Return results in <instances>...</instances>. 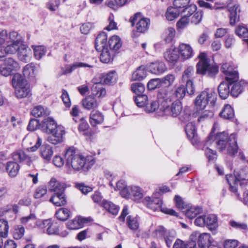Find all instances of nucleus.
<instances>
[{
  "mask_svg": "<svg viewBox=\"0 0 248 248\" xmlns=\"http://www.w3.org/2000/svg\"><path fill=\"white\" fill-rule=\"evenodd\" d=\"M217 125V123H215L212 133L206 141V145L213 144L219 151H224L230 155L234 156L238 152L235 135L234 134H231L229 138L228 134L225 132H223L214 135V131L216 126Z\"/></svg>",
  "mask_w": 248,
  "mask_h": 248,
  "instance_id": "obj_1",
  "label": "nucleus"
},
{
  "mask_svg": "<svg viewBox=\"0 0 248 248\" xmlns=\"http://www.w3.org/2000/svg\"><path fill=\"white\" fill-rule=\"evenodd\" d=\"M64 157L65 166L69 171H87L94 164V160L92 156H84L79 154L74 147L66 149Z\"/></svg>",
  "mask_w": 248,
  "mask_h": 248,
  "instance_id": "obj_2",
  "label": "nucleus"
},
{
  "mask_svg": "<svg viewBox=\"0 0 248 248\" xmlns=\"http://www.w3.org/2000/svg\"><path fill=\"white\" fill-rule=\"evenodd\" d=\"M12 85L15 88V94L17 98H25L30 94V85L21 75L17 73L14 75Z\"/></svg>",
  "mask_w": 248,
  "mask_h": 248,
  "instance_id": "obj_3",
  "label": "nucleus"
},
{
  "mask_svg": "<svg viewBox=\"0 0 248 248\" xmlns=\"http://www.w3.org/2000/svg\"><path fill=\"white\" fill-rule=\"evenodd\" d=\"M199 62L196 65L197 73L201 75L207 74L208 76L213 77L218 71V68L216 65H211L209 59L207 58L206 53H201L199 55Z\"/></svg>",
  "mask_w": 248,
  "mask_h": 248,
  "instance_id": "obj_4",
  "label": "nucleus"
},
{
  "mask_svg": "<svg viewBox=\"0 0 248 248\" xmlns=\"http://www.w3.org/2000/svg\"><path fill=\"white\" fill-rule=\"evenodd\" d=\"M217 99V94L212 89H206L197 96L195 105L197 110H204L207 105H213Z\"/></svg>",
  "mask_w": 248,
  "mask_h": 248,
  "instance_id": "obj_5",
  "label": "nucleus"
},
{
  "mask_svg": "<svg viewBox=\"0 0 248 248\" xmlns=\"http://www.w3.org/2000/svg\"><path fill=\"white\" fill-rule=\"evenodd\" d=\"M143 203L147 207L153 211H161L167 214L177 216V213L173 210L167 209L162 207L163 202L159 198H152L149 197H145Z\"/></svg>",
  "mask_w": 248,
  "mask_h": 248,
  "instance_id": "obj_6",
  "label": "nucleus"
},
{
  "mask_svg": "<svg viewBox=\"0 0 248 248\" xmlns=\"http://www.w3.org/2000/svg\"><path fill=\"white\" fill-rule=\"evenodd\" d=\"M19 69L18 62L12 58H8L0 65V74L4 77H7Z\"/></svg>",
  "mask_w": 248,
  "mask_h": 248,
  "instance_id": "obj_7",
  "label": "nucleus"
},
{
  "mask_svg": "<svg viewBox=\"0 0 248 248\" xmlns=\"http://www.w3.org/2000/svg\"><path fill=\"white\" fill-rule=\"evenodd\" d=\"M65 134V128L63 126L59 125L49 133L47 138V141L51 144L57 145L62 143L64 139V135Z\"/></svg>",
  "mask_w": 248,
  "mask_h": 248,
  "instance_id": "obj_8",
  "label": "nucleus"
},
{
  "mask_svg": "<svg viewBox=\"0 0 248 248\" xmlns=\"http://www.w3.org/2000/svg\"><path fill=\"white\" fill-rule=\"evenodd\" d=\"M220 70L226 75L225 79L229 83L238 80V73L237 71L234 69V65L232 62L223 63Z\"/></svg>",
  "mask_w": 248,
  "mask_h": 248,
  "instance_id": "obj_9",
  "label": "nucleus"
},
{
  "mask_svg": "<svg viewBox=\"0 0 248 248\" xmlns=\"http://www.w3.org/2000/svg\"><path fill=\"white\" fill-rule=\"evenodd\" d=\"M130 21L132 26L136 24L137 31L139 32H144L149 28L150 21L148 18L141 17L140 13H136L132 18H131Z\"/></svg>",
  "mask_w": 248,
  "mask_h": 248,
  "instance_id": "obj_10",
  "label": "nucleus"
},
{
  "mask_svg": "<svg viewBox=\"0 0 248 248\" xmlns=\"http://www.w3.org/2000/svg\"><path fill=\"white\" fill-rule=\"evenodd\" d=\"M42 143V140L40 137L32 135H27L22 141L24 148L30 152L36 151Z\"/></svg>",
  "mask_w": 248,
  "mask_h": 248,
  "instance_id": "obj_11",
  "label": "nucleus"
},
{
  "mask_svg": "<svg viewBox=\"0 0 248 248\" xmlns=\"http://www.w3.org/2000/svg\"><path fill=\"white\" fill-rule=\"evenodd\" d=\"M161 109H163V114L165 115H170L173 117L178 116L182 110V106L179 101H176L173 102L170 107L168 103L167 99L164 103V108L161 106Z\"/></svg>",
  "mask_w": 248,
  "mask_h": 248,
  "instance_id": "obj_12",
  "label": "nucleus"
},
{
  "mask_svg": "<svg viewBox=\"0 0 248 248\" xmlns=\"http://www.w3.org/2000/svg\"><path fill=\"white\" fill-rule=\"evenodd\" d=\"M164 58L168 62L175 64L180 58L179 53L177 48L173 46L166 49L164 53Z\"/></svg>",
  "mask_w": 248,
  "mask_h": 248,
  "instance_id": "obj_13",
  "label": "nucleus"
},
{
  "mask_svg": "<svg viewBox=\"0 0 248 248\" xmlns=\"http://www.w3.org/2000/svg\"><path fill=\"white\" fill-rule=\"evenodd\" d=\"M161 94H159L158 96V100L152 101L149 104H146L145 110L148 113H152L159 109L163 112V109H161V106L164 108V103L166 102V99H161Z\"/></svg>",
  "mask_w": 248,
  "mask_h": 248,
  "instance_id": "obj_14",
  "label": "nucleus"
},
{
  "mask_svg": "<svg viewBox=\"0 0 248 248\" xmlns=\"http://www.w3.org/2000/svg\"><path fill=\"white\" fill-rule=\"evenodd\" d=\"M179 56L184 60H187L192 58L194 55V51L189 44L180 43L177 47Z\"/></svg>",
  "mask_w": 248,
  "mask_h": 248,
  "instance_id": "obj_15",
  "label": "nucleus"
},
{
  "mask_svg": "<svg viewBox=\"0 0 248 248\" xmlns=\"http://www.w3.org/2000/svg\"><path fill=\"white\" fill-rule=\"evenodd\" d=\"M147 68L149 72L156 75L163 74L167 70L165 64L160 61H155L148 64Z\"/></svg>",
  "mask_w": 248,
  "mask_h": 248,
  "instance_id": "obj_16",
  "label": "nucleus"
},
{
  "mask_svg": "<svg viewBox=\"0 0 248 248\" xmlns=\"http://www.w3.org/2000/svg\"><path fill=\"white\" fill-rule=\"evenodd\" d=\"M31 50L29 47L22 43L17 52V56L19 60L25 62H27L31 61Z\"/></svg>",
  "mask_w": 248,
  "mask_h": 248,
  "instance_id": "obj_17",
  "label": "nucleus"
},
{
  "mask_svg": "<svg viewBox=\"0 0 248 248\" xmlns=\"http://www.w3.org/2000/svg\"><path fill=\"white\" fill-rule=\"evenodd\" d=\"M22 224L27 225L29 227L34 228L36 226H40L41 221H39L35 215L31 213L30 215L22 217L20 219Z\"/></svg>",
  "mask_w": 248,
  "mask_h": 248,
  "instance_id": "obj_18",
  "label": "nucleus"
},
{
  "mask_svg": "<svg viewBox=\"0 0 248 248\" xmlns=\"http://www.w3.org/2000/svg\"><path fill=\"white\" fill-rule=\"evenodd\" d=\"M82 104L85 109L91 110L96 108L99 105V103L94 96L90 95L82 100Z\"/></svg>",
  "mask_w": 248,
  "mask_h": 248,
  "instance_id": "obj_19",
  "label": "nucleus"
},
{
  "mask_svg": "<svg viewBox=\"0 0 248 248\" xmlns=\"http://www.w3.org/2000/svg\"><path fill=\"white\" fill-rule=\"evenodd\" d=\"M23 74L25 77L29 79H34L37 74L36 66L33 63L27 64L23 69Z\"/></svg>",
  "mask_w": 248,
  "mask_h": 248,
  "instance_id": "obj_20",
  "label": "nucleus"
},
{
  "mask_svg": "<svg viewBox=\"0 0 248 248\" xmlns=\"http://www.w3.org/2000/svg\"><path fill=\"white\" fill-rule=\"evenodd\" d=\"M81 67L93 68V65L85 62H76L71 65H66L62 69V74H67L72 73L77 68Z\"/></svg>",
  "mask_w": 248,
  "mask_h": 248,
  "instance_id": "obj_21",
  "label": "nucleus"
},
{
  "mask_svg": "<svg viewBox=\"0 0 248 248\" xmlns=\"http://www.w3.org/2000/svg\"><path fill=\"white\" fill-rule=\"evenodd\" d=\"M58 126L52 118L48 117L42 121L41 128L42 131L48 134L58 127Z\"/></svg>",
  "mask_w": 248,
  "mask_h": 248,
  "instance_id": "obj_22",
  "label": "nucleus"
},
{
  "mask_svg": "<svg viewBox=\"0 0 248 248\" xmlns=\"http://www.w3.org/2000/svg\"><path fill=\"white\" fill-rule=\"evenodd\" d=\"M229 11L230 13V23L231 25H234L240 20V8L239 5L235 4L232 7H230Z\"/></svg>",
  "mask_w": 248,
  "mask_h": 248,
  "instance_id": "obj_23",
  "label": "nucleus"
},
{
  "mask_svg": "<svg viewBox=\"0 0 248 248\" xmlns=\"http://www.w3.org/2000/svg\"><path fill=\"white\" fill-rule=\"evenodd\" d=\"M49 201L57 206H63L66 203V200L63 192L54 193L50 199Z\"/></svg>",
  "mask_w": 248,
  "mask_h": 248,
  "instance_id": "obj_24",
  "label": "nucleus"
},
{
  "mask_svg": "<svg viewBox=\"0 0 248 248\" xmlns=\"http://www.w3.org/2000/svg\"><path fill=\"white\" fill-rule=\"evenodd\" d=\"M104 119V115L99 111L93 110L90 114V123L93 126L102 124Z\"/></svg>",
  "mask_w": 248,
  "mask_h": 248,
  "instance_id": "obj_25",
  "label": "nucleus"
},
{
  "mask_svg": "<svg viewBox=\"0 0 248 248\" xmlns=\"http://www.w3.org/2000/svg\"><path fill=\"white\" fill-rule=\"evenodd\" d=\"M107 36L105 32H102L98 34L95 40V48L97 50H100L103 48L108 47L107 42Z\"/></svg>",
  "mask_w": 248,
  "mask_h": 248,
  "instance_id": "obj_26",
  "label": "nucleus"
},
{
  "mask_svg": "<svg viewBox=\"0 0 248 248\" xmlns=\"http://www.w3.org/2000/svg\"><path fill=\"white\" fill-rule=\"evenodd\" d=\"M86 221V219L84 218L77 217L73 219L69 220L66 224V226L70 230L78 229L82 227Z\"/></svg>",
  "mask_w": 248,
  "mask_h": 248,
  "instance_id": "obj_27",
  "label": "nucleus"
},
{
  "mask_svg": "<svg viewBox=\"0 0 248 248\" xmlns=\"http://www.w3.org/2000/svg\"><path fill=\"white\" fill-rule=\"evenodd\" d=\"M92 94L99 98L104 97L106 95V91L103 85L100 83L94 84L91 88Z\"/></svg>",
  "mask_w": 248,
  "mask_h": 248,
  "instance_id": "obj_28",
  "label": "nucleus"
},
{
  "mask_svg": "<svg viewBox=\"0 0 248 248\" xmlns=\"http://www.w3.org/2000/svg\"><path fill=\"white\" fill-rule=\"evenodd\" d=\"M40 153L41 157L47 162H49L53 154L52 148L48 144L42 145L40 150Z\"/></svg>",
  "mask_w": 248,
  "mask_h": 248,
  "instance_id": "obj_29",
  "label": "nucleus"
},
{
  "mask_svg": "<svg viewBox=\"0 0 248 248\" xmlns=\"http://www.w3.org/2000/svg\"><path fill=\"white\" fill-rule=\"evenodd\" d=\"M42 228H46V233L48 234H56L58 232V228L56 225L53 224L50 219L41 221L40 226Z\"/></svg>",
  "mask_w": 248,
  "mask_h": 248,
  "instance_id": "obj_30",
  "label": "nucleus"
},
{
  "mask_svg": "<svg viewBox=\"0 0 248 248\" xmlns=\"http://www.w3.org/2000/svg\"><path fill=\"white\" fill-rule=\"evenodd\" d=\"M20 166L16 162L8 161L6 164V170L9 175L11 177L16 176L19 170Z\"/></svg>",
  "mask_w": 248,
  "mask_h": 248,
  "instance_id": "obj_31",
  "label": "nucleus"
},
{
  "mask_svg": "<svg viewBox=\"0 0 248 248\" xmlns=\"http://www.w3.org/2000/svg\"><path fill=\"white\" fill-rule=\"evenodd\" d=\"M229 84V82L223 81L221 82L218 87L219 95L222 99H226L230 93H231Z\"/></svg>",
  "mask_w": 248,
  "mask_h": 248,
  "instance_id": "obj_32",
  "label": "nucleus"
},
{
  "mask_svg": "<svg viewBox=\"0 0 248 248\" xmlns=\"http://www.w3.org/2000/svg\"><path fill=\"white\" fill-rule=\"evenodd\" d=\"M205 226L209 229L212 230L216 229L218 226L217 218L214 214L205 216Z\"/></svg>",
  "mask_w": 248,
  "mask_h": 248,
  "instance_id": "obj_33",
  "label": "nucleus"
},
{
  "mask_svg": "<svg viewBox=\"0 0 248 248\" xmlns=\"http://www.w3.org/2000/svg\"><path fill=\"white\" fill-rule=\"evenodd\" d=\"M48 188L50 191L56 193L64 192V186L63 184L56 181L55 178H52L48 185Z\"/></svg>",
  "mask_w": 248,
  "mask_h": 248,
  "instance_id": "obj_34",
  "label": "nucleus"
},
{
  "mask_svg": "<svg viewBox=\"0 0 248 248\" xmlns=\"http://www.w3.org/2000/svg\"><path fill=\"white\" fill-rule=\"evenodd\" d=\"M117 80V74L115 71H111L104 75L101 78V81L108 85L115 83Z\"/></svg>",
  "mask_w": 248,
  "mask_h": 248,
  "instance_id": "obj_35",
  "label": "nucleus"
},
{
  "mask_svg": "<svg viewBox=\"0 0 248 248\" xmlns=\"http://www.w3.org/2000/svg\"><path fill=\"white\" fill-rule=\"evenodd\" d=\"M229 83H233L232 87L231 94L234 97H237L243 90L244 82L243 81L237 82V81H236Z\"/></svg>",
  "mask_w": 248,
  "mask_h": 248,
  "instance_id": "obj_36",
  "label": "nucleus"
},
{
  "mask_svg": "<svg viewBox=\"0 0 248 248\" xmlns=\"http://www.w3.org/2000/svg\"><path fill=\"white\" fill-rule=\"evenodd\" d=\"M175 33V30L173 28L169 27L164 31L162 38L166 43H170L174 39Z\"/></svg>",
  "mask_w": 248,
  "mask_h": 248,
  "instance_id": "obj_37",
  "label": "nucleus"
},
{
  "mask_svg": "<svg viewBox=\"0 0 248 248\" xmlns=\"http://www.w3.org/2000/svg\"><path fill=\"white\" fill-rule=\"evenodd\" d=\"M109 48L114 51H117L122 46V42L120 37L117 35L112 36L108 42Z\"/></svg>",
  "mask_w": 248,
  "mask_h": 248,
  "instance_id": "obj_38",
  "label": "nucleus"
},
{
  "mask_svg": "<svg viewBox=\"0 0 248 248\" xmlns=\"http://www.w3.org/2000/svg\"><path fill=\"white\" fill-rule=\"evenodd\" d=\"M102 205L105 209L112 215H117L119 210V207L110 201H103Z\"/></svg>",
  "mask_w": 248,
  "mask_h": 248,
  "instance_id": "obj_39",
  "label": "nucleus"
},
{
  "mask_svg": "<svg viewBox=\"0 0 248 248\" xmlns=\"http://www.w3.org/2000/svg\"><path fill=\"white\" fill-rule=\"evenodd\" d=\"M147 75V70L144 66L139 67L136 70L133 72L132 75V79L134 80H140L144 78Z\"/></svg>",
  "mask_w": 248,
  "mask_h": 248,
  "instance_id": "obj_40",
  "label": "nucleus"
},
{
  "mask_svg": "<svg viewBox=\"0 0 248 248\" xmlns=\"http://www.w3.org/2000/svg\"><path fill=\"white\" fill-rule=\"evenodd\" d=\"M220 116L225 119L230 120L233 118L234 111L232 107L229 104L225 105L222 110L220 113Z\"/></svg>",
  "mask_w": 248,
  "mask_h": 248,
  "instance_id": "obj_41",
  "label": "nucleus"
},
{
  "mask_svg": "<svg viewBox=\"0 0 248 248\" xmlns=\"http://www.w3.org/2000/svg\"><path fill=\"white\" fill-rule=\"evenodd\" d=\"M186 217L190 219L194 218L202 212V209L199 206H191L184 211Z\"/></svg>",
  "mask_w": 248,
  "mask_h": 248,
  "instance_id": "obj_42",
  "label": "nucleus"
},
{
  "mask_svg": "<svg viewBox=\"0 0 248 248\" xmlns=\"http://www.w3.org/2000/svg\"><path fill=\"white\" fill-rule=\"evenodd\" d=\"M186 133L187 138L190 140L194 139L196 135V130L194 123H188L185 127Z\"/></svg>",
  "mask_w": 248,
  "mask_h": 248,
  "instance_id": "obj_43",
  "label": "nucleus"
},
{
  "mask_svg": "<svg viewBox=\"0 0 248 248\" xmlns=\"http://www.w3.org/2000/svg\"><path fill=\"white\" fill-rule=\"evenodd\" d=\"M70 210L67 208H61L56 213L57 218L62 221L66 220L70 217Z\"/></svg>",
  "mask_w": 248,
  "mask_h": 248,
  "instance_id": "obj_44",
  "label": "nucleus"
},
{
  "mask_svg": "<svg viewBox=\"0 0 248 248\" xmlns=\"http://www.w3.org/2000/svg\"><path fill=\"white\" fill-rule=\"evenodd\" d=\"M175 78L173 74H168L162 78H160L161 86L165 87L170 86L174 82Z\"/></svg>",
  "mask_w": 248,
  "mask_h": 248,
  "instance_id": "obj_45",
  "label": "nucleus"
},
{
  "mask_svg": "<svg viewBox=\"0 0 248 248\" xmlns=\"http://www.w3.org/2000/svg\"><path fill=\"white\" fill-rule=\"evenodd\" d=\"M179 14L178 9L175 7H169L166 13V17L168 20L172 21L177 17Z\"/></svg>",
  "mask_w": 248,
  "mask_h": 248,
  "instance_id": "obj_46",
  "label": "nucleus"
},
{
  "mask_svg": "<svg viewBox=\"0 0 248 248\" xmlns=\"http://www.w3.org/2000/svg\"><path fill=\"white\" fill-rule=\"evenodd\" d=\"M12 156L13 160L17 163L23 162L27 158L24 152L21 150L14 152L12 154Z\"/></svg>",
  "mask_w": 248,
  "mask_h": 248,
  "instance_id": "obj_47",
  "label": "nucleus"
},
{
  "mask_svg": "<svg viewBox=\"0 0 248 248\" xmlns=\"http://www.w3.org/2000/svg\"><path fill=\"white\" fill-rule=\"evenodd\" d=\"M98 51H101L100 56V61L103 63H108L111 59V55L109 52L108 47L103 48Z\"/></svg>",
  "mask_w": 248,
  "mask_h": 248,
  "instance_id": "obj_48",
  "label": "nucleus"
},
{
  "mask_svg": "<svg viewBox=\"0 0 248 248\" xmlns=\"http://www.w3.org/2000/svg\"><path fill=\"white\" fill-rule=\"evenodd\" d=\"M210 237V234L208 233L200 234L198 239L199 246L204 248V247L209 243Z\"/></svg>",
  "mask_w": 248,
  "mask_h": 248,
  "instance_id": "obj_49",
  "label": "nucleus"
},
{
  "mask_svg": "<svg viewBox=\"0 0 248 248\" xmlns=\"http://www.w3.org/2000/svg\"><path fill=\"white\" fill-rule=\"evenodd\" d=\"M234 179L236 181H240L242 180H248V172L246 170H241L234 171Z\"/></svg>",
  "mask_w": 248,
  "mask_h": 248,
  "instance_id": "obj_50",
  "label": "nucleus"
},
{
  "mask_svg": "<svg viewBox=\"0 0 248 248\" xmlns=\"http://www.w3.org/2000/svg\"><path fill=\"white\" fill-rule=\"evenodd\" d=\"M31 114L36 117H39L47 115L49 113L41 106L34 107L31 111Z\"/></svg>",
  "mask_w": 248,
  "mask_h": 248,
  "instance_id": "obj_51",
  "label": "nucleus"
},
{
  "mask_svg": "<svg viewBox=\"0 0 248 248\" xmlns=\"http://www.w3.org/2000/svg\"><path fill=\"white\" fill-rule=\"evenodd\" d=\"M22 43L17 44L16 42H11L5 47L7 54H14L18 52Z\"/></svg>",
  "mask_w": 248,
  "mask_h": 248,
  "instance_id": "obj_52",
  "label": "nucleus"
},
{
  "mask_svg": "<svg viewBox=\"0 0 248 248\" xmlns=\"http://www.w3.org/2000/svg\"><path fill=\"white\" fill-rule=\"evenodd\" d=\"M196 113L199 116L198 120L199 122L203 121L205 119L211 118L213 116V112L208 110H197Z\"/></svg>",
  "mask_w": 248,
  "mask_h": 248,
  "instance_id": "obj_53",
  "label": "nucleus"
},
{
  "mask_svg": "<svg viewBox=\"0 0 248 248\" xmlns=\"http://www.w3.org/2000/svg\"><path fill=\"white\" fill-rule=\"evenodd\" d=\"M127 225L129 229L133 230L137 229L139 225L137 217L132 216L127 217Z\"/></svg>",
  "mask_w": 248,
  "mask_h": 248,
  "instance_id": "obj_54",
  "label": "nucleus"
},
{
  "mask_svg": "<svg viewBox=\"0 0 248 248\" xmlns=\"http://www.w3.org/2000/svg\"><path fill=\"white\" fill-rule=\"evenodd\" d=\"M127 0H107V5L113 9H116L118 7L124 5Z\"/></svg>",
  "mask_w": 248,
  "mask_h": 248,
  "instance_id": "obj_55",
  "label": "nucleus"
},
{
  "mask_svg": "<svg viewBox=\"0 0 248 248\" xmlns=\"http://www.w3.org/2000/svg\"><path fill=\"white\" fill-rule=\"evenodd\" d=\"M9 226L8 222L4 219H0V236L6 237L8 235Z\"/></svg>",
  "mask_w": 248,
  "mask_h": 248,
  "instance_id": "obj_56",
  "label": "nucleus"
},
{
  "mask_svg": "<svg viewBox=\"0 0 248 248\" xmlns=\"http://www.w3.org/2000/svg\"><path fill=\"white\" fill-rule=\"evenodd\" d=\"M132 91L137 95L142 94L145 90L144 86L141 83H133L131 86Z\"/></svg>",
  "mask_w": 248,
  "mask_h": 248,
  "instance_id": "obj_57",
  "label": "nucleus"
},
{
  "mask_svg": "<svg viewBox=\"0 0 248 248\" xmlns=\"http://www.w3.org/2000/svg\"><path fill=\"white\" fill-rule=\"evenodd\" d=\"M226 179L230 186V190L233 192L237 191L236 184L237 181L234 179V177L232 174H227Z\"/></svg>",
  "mask_w": 248,
  "mask_h": 248,
  "instance_id": "obj_58",
  "label": "nucleus"
},
{
  "mask_svg": "<svg viewBox=\"0 0 248 248\" xmlns=\"http://www.w3.org/2000/svg\"><path fill=\"white\" fill-rule=\"evenodd\" d=\"M176 237V233L173 231H169L166 232L164 237L166 245L168 247L170 248L172 241Z\"/></svg>",
  "mask_w": 248,
  "mask_h": 248,
  "instance_id": "obj_59",
  "label": "nucleus"
},
{
  "mask_svg": "<svg viewBox=\"0 0 248 248\" xmlns=\"http://www.w3.org/2000/svg\"><path fill=\"white\" fill-rule=\"evenodd\" d=\"M34 55L36 59L40 60L46 54V50L43 46H38L33 47Z\"/></svg>",
  "mask_w": 248,
  "mask_h": 248,
  "instance_id": "obj_60",
  "label": "nucleus"
},
{
  "mask_svg": "<svg viewBox=\"0 0 248 248\" xmlns=\"http://www.w3.org/2000/svg\"><path fill=\"white\" fill-rule=\"evenodd\" d=\"M131 195L134 197L135 200H138L143 197V194L141 188L137 186H132L131 187Z\"/></svg>",
  "mask_w": 248,
  "mask_h": 248,
  "instance_id": "obj_61",
  "label": "nucleus"
},
{
  "mask_svg": "<svg viewBox=\"0 0 248 248\" xmlns=\"http://www.w3.org/2000/svg\"><path fill=\"white\" fill-rule=\"evenodd\" d=\"M148 100V97L145 94H140L137 95L135 99V102L139 107H143L145 105H146V103Z\"/></svg>",
  "mask_w": 248,
  "mask_h": 248,
  "instance_id": "obj_62",
  "label": "nucleus"
},
{
  "mask_svg": "<svg viewBox=\"0 0 248 248\" xmlns=\"http://www.w3.org/2000/svg\"><path fill=\"white\" fill-rule=\"evenodd\" d=\"M167 232L165 228L161 226H158L153 232L154 237L157 238H164Z\"/></svg>",
  "mask_w": 248,
  "mask_h": 248,
  "instance_id": "obj_63",
  "label": "nucleus"
},
{
  "mask_svg": "<svg viewBox=\"0 0 248 248\" xmlns=\"http://www.w3.org/2000/svg\"><path fill=\"white\" fill-rule=\"evenodd\" d=\"M235 33L239 37L248 38V29L245 27L239 26L235 30Z\"/></svg>",
  "mask_w": 248,
  "mask_h": 248,
  "instance_id": "obj_64",
  "label": "nucleus"
}]
</instances>
